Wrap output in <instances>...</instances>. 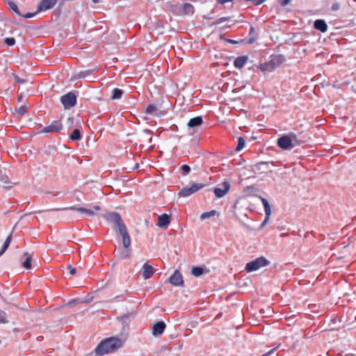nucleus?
I'll use <instances>...</instances> for the list:
<instances>
[{"label":"nucleus","instance_id":"f257e3e1","mask_svg":"<svg viewBox=\"0 0 356 356\" xmlns=\"http://www.w3.org/2000/svg\"><path fill=\"white\" fill-rule=\"evenodd\" d=\"M122 345V341L118 338L110 337L102 340L96 347L95 352L99 355H104L116 351Z\"/></svg>","mask_w":356,"mask_h":356},{"label":"nucleus","instance_id":"f03ea898","mask_svg":"<svg viewBox=\"0 0 356 356\" xmlns=\"http://www.w3.org/2000/svg\"><path fill=\"white\" fill-rule=\"evenodd\" d=\"M302 143H304V141L299 140L295 134L291 133L288 135H284L280 137L277 139V144L279 147L284 150H290Z\"/></svg>","mask_w":356,"mask_h":356},{"label":"nucleus","instance_id":"7ed1b4c3","mask_svg":"<svg viewBox=\"0 0 356 356\" xmlns=\"http://www.w3.org/2000/svg\"><path fill=\"white\" fill-rule=\"evenodd\" d=\"M270 264V261L264 257H258L246 264L245 270L247 273L256 271L262 267H266Z\"/></svg>","mask_w":356,"mask_h":356},{"label":"nucleus","instance_id":"20e7f679","mask_svg":"<svg viewBox=\"0 0 356 356\" xmlns=\"http://www.w3.org/2000/svg\"><path fill=\"white\" fill-rule=\"evenodd\" d=\"M60 102L65 109H70L76 104V96L72 92H70L60 97Z\"/></svg>","mask_w":356,"mask_h":356},{"label":"nucleus","instance_id":"39448f33","mask_svg":"<svg viewBox=\"0 0 356 356\" xmlns=\"http://www.w3.org/2000/svg\"><path fill=\"white\" fill-rule=\"evenodd\" d=\"M57 211H67V210H71V211H77L80 213H84L88 216H92L95 215V211H99L100 210V207L99 206H95L93 207V209H89L84 207H76L74 206L69 207H64L61 209H57Z\"/></svg>","mask_w":356,"mask_h":356},{"label":"nucleus","instance_id":"423d86ee","mask_svg":"<svg viewBox=\"0 0 356 356\" xmlns=\"http://www.w3.org/2000/svg\"><path fill=\"white\" fill-rule=\"evenodd\" d=\"M282 56H278L270 60V61L261 65L260 69L263 72H272L282 62Z\"/></svg>","mask_w":356,"mask_h":356},{"label":"nucleus","instance_id":"0eeeda50","mask_svg":"<svg viewBox=\"0 0 356 356\" xmlns=\"http://www.w3.org/2000/svg\"><path fill=\"white\" fill-rule=\"evenodd\" d=\"M117 229L118 232L122 238V243L124 249H128L131 245V238L125 224H121V226Z\"/></svg>","mask_w":356,"mask_h":356},{"label":"nucleus","instance_id":"6e6552de","mask_svg":"<svg viewBox=\"0 0 356 356\" xmlns=\"http://www.w3.org/2000/svg\"><path fill=\"white\" fill-rule=\"evenodd\" d=\"M117 229L118 232L122 238V243L124 249H128L131 245V238L125 224H121V226Z\"/></svg>","mask_w":356,"mask_h":356},{"label":"nucleus","instance_id":"1a4fd4ad","mask_svg":"<svg viewBox=\"0 0 356 356\" xmlns=\"http://www.w3.org/2000/svg\"><path fill=\"white\" fill-rule=\"evenodd\" d=\"M204 186L202 184H193L190 187H185L179 192V196L188 197L202 189Z\"/></svg>","mask_w":356,"mask_h":356},{"label":"nucleus","instance_id":"9d476101","mask_svg":"<svg viewBox=\"0 0 356 356\" xmlns=\"http://www.w3.org/2000/svg\"><path fill=\"white\" fill-rule=\"evenodd\" d=\"M104 218L109 222L113 223L115 228L121 226V224H124L119 213L115 212H108L104 215Z\"/></svg>","mask_w":356,"mask_h":356},{"label":"nucleus","instance_id":"9b49d317","mask_svg":"<svg viewBox=\"0 0 356 356\" xmlns=\"http://www.w3.org/2000/svg\"><path fill=\"white\" fill-rule=\"evenodd\" d=\"M63 129V124L60 120L53 121L49 125L42 130V133L58 132Z\"/></svg>","mask_w":356,"mask_h":356},{"label":"nucleus","instance_id":"f8f14e48","mask_svg":"<svg viewBox=\"0 0 356 356\" xmlns=\"http://www.w3.org/2000/svg\"><path fill=\"white\" fill-rule=\"evenodd\" d=\"M169 282L171 284L176 286H181L183 284V277L179 270H175L174 272V273L169 278Z\"/></svg>","mask_w":356,"mask_h":356},{"label":"nucleus","instance_id":"ddd939ff","mask_svg":"<svg viewBox=\"0 0 356 356\" xmlns=\"http://www.w3.org/2000/svg\"><path fill=\"white\" fill-rule=\"evenodd\" d=\"M230 188V184L227 181H224L222 188H216L213 191L215 195L218 197H224Z\"/></svg>","mask_w":356,"mask_h":356},{"label":"nucleus","instance_id":"4468645a","mask_svg":"<svg viewBox=\"0 0 356 356\" xmlns=\"http://www.w3.org/2000/svg\"><path fill=\"white\" fill-rule=\"evenodd\" d=\"M57 0H42L38 6V12L46 11L53 8Z\"/></svg>","mask_w":356,"mask_h":356},{"label":"nucleus","instance_id":"2eb2a0df","mask_svg":"<svg viewBox=\"0 0 356 356\" xmlns=\"http://www.w3.org/2000/svg\"><path fill=\"white\" fill-rule=\"evenodd\" d=\"M165 327V324L163 321L156 323L152 327V334L154 337L161 336L163 333Z\"/></svg>","mask_w":356,"mask_h":356},{"label":"nucleus","instance_id":"dca6fc26","mask_svg":"<svg viewBox=\"0 0 356 356\" xmlns=\"http://www.w3.org/2000/svg\"><path fill=\"white\" fill-rule=\"evenodd\" d=\"M154 273L153 267L147 263H145L143 266L142 268V276L144 279H149Z\"/></svg>","mask_w":356,"mask_h":356},{"label":"nucleus","instance_id":"f3484780","mask_svg":"<svg viewBox=\"0 0 356 356\" xmlns=\"http://www.w3.org/2000/svg\"><path fill=\"white\" fill-rule=\"evenodd\" d=\"M314 27L322 33H325L327 30V25L324 19H316L314 22Z\"/></svg>","mask_w":356,"mask_h":356},{"label":"nucleus","instance_id":"a211bd4d","mask_svg":"<svg viewBox=\"0 0 356 356\" xmlns=\"http://www.w3.org/2000/svg\"><path fill=\"white\" fill-rule=\"evenodd\" d=\"M170 217L168 215L163 213L159 216L158 226L159 227H167L170 224Z\"/></svg>","mask_w":356,"mask_h":356},{"label":"nucleus","instance_id":"6ab92c4d","mask_svg":"<svg viewBox=\"0 0 356 356\" xmlns=\"http://www.w3.org/2000/svg\"><path fill=\"white\" fill-rule=\"evenodd\" d=\"M248 59V56H245L237 57L234 62V67L238 69L243 67L247 63Z\"/></svg>","mask_w":356,"mask_h":356},{"label":"nucleus","instance_id":"aec40b11","mask_svg":"<svg viewBox=\"0 0 356 356\" xmlns=\"http://www.w3.org/2000/svg\"><path fill=\"white\" fill-rule=\"evenodd\" d=\"M202 118L200 116H197L191 119L188 122V126L189 128H195L196 127H200V125H202Z\"/></svg>","mask_w":356,"mask_h":356},{"label":"nucleus","instance_id":"412c9836","mask_svg":"<svg viewBox=\"0 0 356 356\" xmlns=\"http://www.w3.org/2000/svg\"><path fill=\"white\" fill-rule=\"evenodd\" d=\"M24 261L22 263L23 267L26 269H30L31 267V260H32V257H31V254L28 252H25L24 254Z\"/></svg>","mask_w":356,"mask_h":356},{"label":"nucleus","instance_id":"4be33fe9","mask_svg":"<svg viewBox=\"0 0 356 356\" xmlns=\"http://www.w3.org/2000/svg\"><path fill=\"white\" fill-rule=\"evenodd\" d=\"M1 181L5 184L4 187L10 189L13 187L12 183L9 181L8 177L6 175H1L0 176Z\"/></svg>","mask_w":356,"mask_h":356},{"label":"nucleus","instance_id":"5701e85b","mask_svg":"<svg viewBox=\"0 0 356 356\" xmlns=\"http://www.w3.org/2000/svg\"><path fill=\"white\" fill-rule=\"evenodd\" d=\"M12 241V233L10 234V235L7 237L6 241L4 242V244L0 251V256H1L8 249L9 247L10 243Z\"/></svg>","mask_w":356,"mask_h":356},{"label":"nucleus","instance_id":"b1692460","mask_svg":"<svg viewBox=\"0 0 356 356\" xmlns=\"http://www.w3.org/2000/svg\"><path fill=\"white\" fill-rule=\"evenodd\" d=\"M123 90L119 88H114L112 91V99H118L122 97Z\"/></svg>","mask_w":356,"mask_h":356},{"label":"nucleus","instance_id":"393cba45","mask_svg":"<svg viewBox=\"0 0 356 356\" xmlns=\"http://www.w3.org/2000/svg\"><path fill=\"white\" fill-rule=\"evenodd\" d=\"M204 273V269L202 267H193L191 273L195 277H200Z\"/></svg>","mask_w":356,"mask_h":356},{"label":"nucleus","instance_id":"a878e982","mask_svg":"<svg viewBox=\"0 0 356 356\" xmlns=\"http://www.w3.org/2000/svg\"><path fill=\"white\" fill-rule=\"evenodd\" d=\"M261 202H262L264 208L265 214L270 215L271 209H270V206L268 200L262 197Z\"/></svg>","mask_w":356,"mask_h":356},{"label":"nucleus","instance_id":"bb28decb","mask_svg":"<svg viewBox=\"0 0 356 356\" xmlns=\"http://www.w3.org/2000/svg\"><path fill=\"white\" fill-rule=\"evenodd\" d=\"M261 202H262L264 208L265 214L270 215L271 209H270V206L268 200L262 197Z\"/></svg>","mask_w":356,"mask_h":356},{"label":"nucleus","instance_id":"cd10ccee","mask_svg":"<svg viewBox=\"0 0 356 356\" xmlns=\"http://www.w3.org/2000/svg\"><path fill=\"white\" fill-rule=\"evenodd\" d=\"M157 108L153 104L149 105L146 108V113L149 115H157Z\"/></svg>","mask_w":356,"mask_h":356},{"label":"nucleus","instance_id":"c85d7f7f","mask_svg":"<svg viewBox=\"0 0 356 356\" xmlns=\"http://www.w3.org/2000/svg\"><path fill=\"white\" fill-rule=\"evenodd\" d=\"M216 214H217V211L216 210H211L210 211L204 212V213H202V215L200 216V218H201V220H205V219L209 218L211 217H213V216H216Z\"/></svg>","mask_w":356,"mask_h":356},{"label":"nucleus","instance_id":"c756f323","mask_svg":"<svg viewBox=\"0 0 356 356\" xmlns=\"http://www.w3.org/2000/svg\"><path fill=\"white\" fill-rule=\"evenodd\" d=\"M72 140H79L81 139V133L79 129H75L73 130L72 133L70 136Z\"/></svg>","mask_w":356,"mask_h":356},{"label":"nucleus","instance_id":"7c9ffc66","mask_svg":"<svg viewBox=\"0 0 356 356\" xmlns=\"http://www.w3.org/2000/svg\"><path fill=\"white\" fill-rule=\"evenodd\" d=\"M183 10L184 13L187 15L193 14L194 12V8L191 3H185Z\"/></svg>","mask_w":356,"mask_h":356},{"label":"nucleus","instance_id":"2f4dec72","mask_svg":"<svg viewBox=\"0 0 356 356\" xmlns=\"http://www.w3.org/2000/svg\"><path fill=\"white\" fill-rule=\"evenodd\" d=\"M8 6L10 8L13 10L17 15L19 16H22V14H21L17 6L13 1L8 2Z\"/></svg>","mask_w":356,"mask_h":356},{"label":"nucleus","instance_id":"473e14b6","mask_svg":"<svg viewBox=\"0 0 356 356\" xmlns=\"http://www.w3.org/2000/svg\"><path fill=\"white\" fill-rule=\"evenodd\" d=\"M245 143V140L242 137L238 138L236 151H241L244 147Z\"/></svg>","mask_w":356,"mask_h":356},{"label":"nucleus","instance_id":"72a5a7b5","mask_svg":"<svg viewBox=\"0 0 356 356\" xmlns=\"http://www.w3.org/2000/svg\"><path fill=\"white\" fill-rule=\"evenodd\" d=\"M5 43L8 46H13L15 44V40L13 38H6L5 39Z\"/></svg>","mask_w":356,"mask_h":356},{"label":"nucleus","instance_id":"f704fd0d","mask_svg":"<svg viewBox=\"0 0 356 356\" xmlns=\"http://www.w3.org/2000/svg\"><path fill=\"white\" fill-rule=\"evenodd\" d=\"M181 170H182V173H183V175H188V174L190 172V171H191V168H190V166H189V165H182V167H181Z\"/></svg>","mask_w":356,"mask_h":356},{"label":"nucleus","instance_id":"c9c22d12","mask_svg":"<svg viewBox=\"0 0 356 356\" xmlns=\"http://www.w3.org/2000/svg\"><path fill=\"white\" fill-rule=\"evenodd\" d=\"M229 19V17H220V18L216 19L215 21V22H213V24H221L222 22H225L227 21Z\"/></svg>","mask_w":356,"mask_h":356},{"label":"nucleus","instance_id":"e433bc0d","mask_svg":"<svg viewBox=\"0 0 356 356\" xmlns=\"http://www.w3.org/2000/svg\"><path fill=\"white\" fill-rule=\"evenodd\" d=\"M16 112L19 115H22L26 113V107L24 106H21L19 108H16Z\"/></svg>","mask_w":356,"mask_h":356},{"label":"nucleus","instance_id":"4c0bfd02","mask_svg":"<svg viewBox=\"0 0 356 356\" xmlns=\"http://www.w3.org/2000/svg\"><path fill=\"white\" fill-rule=\"evenodd\" d=\"M8 321L6 320V315L4 312H0V323H6Z\"/></svg>","mask_w":356,"mask_h":356},{"label":"nucleus","instance_id":"58836bf2","mask_svg":"<svg viewBox=\"0 0 356 356\" xmlns=\"http://www.w3.org/2000/svg\"><path fill=\"white\" fill-rule=\"evenodd\" d=\"M130 257V251L127 249H125L122 252V258L126 259Z\"/></svg>","mask_w":356,"mask_h":356},{"label":"nucleus","instance_id":"ea45409f","mask_svg":"<svg viewBox=\"0 0 356 356\" xmlns=\"http://www.w3.org/2000/svg\"><path fill=\"white\" fill-rule=\"evenodd\" d=\"M90 71L89 70H87V71H83V72H81L79 74V78H85L86 76H87L88 75L90 74Z\"/></svg>","mask_w":356,"mask_h":356},{"label":"nucleus","instance_id":"a19ab883","mask_svg":"<svg viewBox=\"0 0 356 356\" xmlns=\"http://www.w3.org/2000/svg\"><path fill=\"white\" fill-rule=\"evenodd\" d=\"M67 268L70 270V275H74L76 273V268L71 265H69Z\"/></svg>","mask_w":356,"mask_h":356},{"label":"nucleus","instance_id":"79ce46f5","mask_svg":"<svg viewBox=\"0 0 356 356\" xmlns=\"http://www.w3.org/2000/svg\"><path fill=\"white\" fill-rule=\"evenodd\" d=\"M35 15V13H29L24 15H22V17L24 18H26V19H29V18L34 17Z\"/></svg>","mask_w":356,"mask_h":356},{"label":"nucleus","instance_id":"37998d69","mask_svg":"<svg viewBox=\"0 0 356 356\" xmlns=\"http://www.w3.org/2000/svg\"><path fill=\"white\" fill-rule=\"evenodd\" d=\"M270 216V215H267V214H266L265 218H264V220L263 222L261 223V227H264V226H265V225H266V223H267V222H268V220H269Z\"/></svg>","mask_w":356,"mask_h":356},{"label":"nucleus","instance_id":"c03bdc74","mask_svg":"<svg viewBox=\"0 0 356 356\" xmlns=\"http://www.w3.org/2000/svg\"><path fill=\"white\" fill-rule=\"evenodd\" d=\"M247 1H253L254 5H259L264 3L266 0H246Z\"/></svg>","mask_w":356,"mask_h":356},{"label":"nucleus","instance_id":"a18cd8bd","mask_svg":"<svg viewBox=\"0 0 356 356\" xmlns=\"http://www.w3.org/2000/svg\"><path fill=\"white\" fill-rule=\"evenodd\" d=\"M291 0H280V3L281 6H285L288 5L291 2Z\"/></svg>","mask_w":356,"mask_h":356},{"label":"nucleus","instance_id":"49530a36","mask_svg":"<svg viewBox=\"0 0 356 356\" xmlns=\"http://www.w3.org/2000/svg\"><path fill=\"white\" fill-rule=\"evenodd\" d=\"M339 3H335L332 4V10H339Z\"/></svg>","mask_w":356,"mask_h":356},{"label":"nucleus","instance_id":"de8ad7c7","mask_svg":"<svg viewBox=\"0 0 356 356\" xmlns=\"http://www.w3.org/2000/svg\"><path fill=\"white\" fill-rule=\"evenodd\" d=\"M233 0H216V1L220 4H225L227 2H232Z\"/></svg>","mask_w":356,"mask_h":356},{"label":"nucleus","instance_id":"09e8293b","mask_svg":"<svg viewBox=\"0 0 356 356\" xmlns=\"http://www.w3.org/2000/svg\"><path fill=\"white\" fill-rule=\"evenodd\" d=\"M15 80L17 83H24V80L21 79L20 78H19L17 76L15 78Z\"/></svg>","mask_w":356,"mask_h":356},{"label":"nucleus","instance_id":"8fccbe9b","mask_svg":"<svg viewBox=\"0 0 356 356\" xmlns=\"http://www.w3.org/2000/svg\"><path fill=\"white\" fill-rule=\"evenodd\" d=\"M287 236V234L286 233H284V234H281V236L282 237H284V236Z\"/></svg>","mask_w":356,"mask_h":356},{"label":"nucleus","instance_id":"3c124183","mask_svg":"<svg viewBox=\"0 0 356 356\" xmlns=\"http://www.w3.org/2000/svg\"><path fill=\"white\" fill-rule=\"evenodd\" d=\"M92 2L95 3H97L99 2V0H92Z\"/></svg>","mask_w":356,"mask_h":356},{"label":"nucleus","instance_id":"603ef678","mask_svg":"<svg viewBox=\"0 0 356 356\" xmlns=\"http://www.w3.org/2000/svg\"><path fill=\"white\" fill-rule=\"evenodd\" d=\"M22 97H19V101H22Z\"/></svg>","mask_w":356,"mask_h":356},{"label":"nucleus","instance_id":"864d4df0","mask_svg":"<svg viewBox=\"0 0 356 356\" xmlns=\"http://www.w3.org/2000/svg\"><path fill=\"white\" fill-rule=\"evenodd\" d=\"M250 30H251V32H253V28L252 27L251 28Z\"/></svg>","mask_w":356,"mask_h":356},{"label":"nucleus","instance_id":"5fc2aeb1","mask_svg":"<svg viewBox=\"0 0 356 356\" xmlns=\"http://www.w3.org/2000/svg\"><path fill=\"white\" fill-rule=\"evenodd\" d=\"M250 30H251V32H253V28L252 27L251 28Z\"/></svg>","mask_w":356,"mask_h":356}]
</instances>
